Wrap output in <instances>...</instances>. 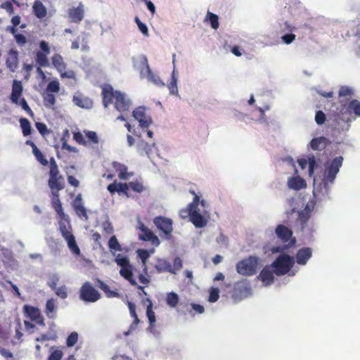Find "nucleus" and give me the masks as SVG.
<instances>
[{
    "mask_svg": "<svg viewBox=\"0 0 360 360\" xmlns=\"http://www.w3.org/2000/svg\"><path fill=\"white\" fill-rule=\"evenodd\" d=\"M343 158L338 156L331 161H327L325 163V169L323 172V181L325 184H333L336 178L340 167L342 165Z\"/></svg>",
    "mask_w": 360,
    "mask_h": 360,
    "instance_id": "6",
    "label": "nucleus"
},
{
    "mask_svg": "<svg viewBox=\"0 0 360 360\" xmlns=\"http://www.w3.org/2000/svg\"><path fill=\"white\" fill-rule=\"evenodd\" d=\"M311 217V210L307 206L304 210L298 212V217L296 219V224L300 226L302 231L307 229V223Z\"/></svg>",
    "mask_w": 360,
    "mask_h": 360,
    "instance_id": "19",
    "label": "nucleus"
},
{
    "mask_svg": "<svg viewBox=\"0 0 360 360\" xmlns=\"http://www.w3.org/2000/svg\"><path fill=\"white\" fill-rule=\"evenodd\" d=\"M141 63L143 68L141 70V75H146L148 80L159 87L165 86V83L162 81L160 77L152 72L148 62L146 56H143L141 58Z\"/></svg>",
    "mask_w": 360,
    "mask_h": 360,
    "instance_id": "13",
    "label": "nucleus"
},
{
    "mask_svg": "<svg viewBox=\"0 0 360 360\" xmlns=\"http://www.w3.org/2000/svg\"><path fill=\"white\" fill-rule=\"evenodd\" d=\"M120 275L127 280L132 285H136V282L133 275V268L131 264L121 267L120 270Z\"/></svg>",
    "mask_w": 360,
    "mask_h": 360,
    "instance_id": "33",
    "label": "nucleus"
},
{
    "mask_svg": "<svg viewBox=\"0 0 360 360\" xmlns=\"http://www.w3.org/2000/svg\"><path fill=\"white\" fill-rule=\"evenodd\" d=\"M115 262L120 267H123L130 264L129 260L127 256H123L121 254H118L115 259Z\"/></svg>",
    "mask_w": 360,
    "mask_h": 360,
    "instance_id": "49",
    "label": "nucleus"
},
{
    "mask_svg": "<svg viewBox=\"0 0 360 360\" xmlns=\"http://www.w3.org/2000/svg\"><path fill=\"white\" fill-rule=\"evenodd\" d=\"M22 90L23 89L21 82L14 80L12 86V92L11 94V100L13 103L18 105Z\"/></svg>",
    "mask_w": 360,
    "mask_h": 360,
    "instance_id": "27",
    "label": "nucleus"
},
{
    "mask_svg": "<svg viewBox=\"0 0 360 360\" xmlns=\"http://www.w3.org/2000/svg\"><path fill=\"white\" fill-rule=\"evenodd\" d=\"M132 115L139 122V125L142 128H147L152 123V119L146 115V108L143 106H139L134 110Z\"/></svg>",
    "mask_w": 360,
    "mask_h": 360,
    "instance_id": "15",
    "label": "nucleus"
},
{
    "mask_svg": "<svg viewBox=\"0 0 360 360\" xmlns=\"http://www.w3.org/2000/svg\"><path fill=\"white\" fill-rule=\"evenodd\" d=\"M18 51L15 49H11L6 60V67L10 71L15 72L18 68Z\"/></svg>",
    "mask_w": 360,
    "mask_h": 360,
    "instance_id": "20",
    "label": "nucleus"
},
{
    "mask_svg": "<svg viewBox=\"0 0 360 360\" xmlns=\"http://www.w3.org/2000/svg\"><path fill=\"white\" fill-rule=\"evenodd\" d=\"M190 193L193 195V199L191 202H190L186 208H183L179 211V216L182 219H186L188 217L191 219V212L194 209L197 208L200 203V197L199 195L190 189Z\"/></svg>",
    "mask_w": 360,
    "mask_h": 360,
    "instance_id": "17",
    "label": "nucleus"
},
{
    "mask_svg": "<svg viewBox=\"0 0 360 360\" xmlns=\"http://www.w3.org/2000/svg\"><path fill=\"white\" fill-rule=\"evenodd\" d=\"M296 36L292 33L285 34L281 37L283 43L290 44L295 40Z\"/></svg>",
    "mask_w": 360,
    "mask_h": 360,
    "instance_id": "62",
    "label": "nucleus"
},
{
    "mask_svg": "<svg viewBox=\"0 0 360 360\" xmlns=\"http://www.w3.org/2000/svg\"><path fill=\"white\" fill-rule=\"evenodd\" d=\"M48 186L51 191V207L61 218L65 217V212L60 199L59 191L65 187V182L63 176L60 174L58 165L54 158L49 160Z\"/></svg>",
    "mask_w": 360,
    "mask_h": 360,
    "instance_id": "1",
    "label": "nucleus"
},
{
    "mask_svg": "<svg viewBox=\"0 0 360 360\" xmlns=\"http://www.w3.org/2000/svg\"><path fill=\"white\" fill-rule=\"evenodd\" d=\"M58 216L60 219L58 223L60 232L64 239L67 241L69 249L72 254L77 256L80 255L81 251L76 243L75 238L72 233V228L70 224L68 217L65 214L64 218H61L58 214Z\"/></svg>",
    "mask_w": 360,
    "mask_h": 360,
    "instance_id": "5",
    "label": "nucleus"
},
{
    "mask_svg": "<svg viewBox=\"0 0 360 360\" xmlns=\"http://www.w3.org/2000/svg\"><path fill=\"white\" fill-rule=\"evenodd\" d=\"M73 139L79 145L86 146L87 144V141L84 139L83 134L79 131L74 132Z\"/></svg>",
    "mask_w": 360,
    "mask_h": 360,
    "instance_id": "58",
    "label": "nucleus"
},
{
    "mask_svg": "<svg viewBox=\"0 0 360 360\" xmlns=\"http://www.w3.org/2000/svg\"><path fill=\"white\" fill-rule=\"evenodd\" d=\"M76 214L79 216V217H85L86 219L88 218V215H87V212H86V208L84 207L83 205H75V207H73Z\"/></svg>",
    "mask_w": 360,
    "mask_h": 360,
    "instance_id": "54",
    "label": "nucleus"
},
{
    "mask_svg": "<svg viewBox=\"0 0 360 360\" xmlns=\"http://www.w3.org/2000/svg\"><path fill=\"white\" fill-rule=\"evenodd\" d=\"M56 338H57V335L56 334H53V335H46V334H42V335H41V336L37 337L35 339V341H37V342H44V341H48V340H56Z\"/></svg>",
    "mask_w": 360,
    "mask_h": 360,
    "instance_id": "61",
    "label": "nucleus"
},
{
    "mask_svg": "<svg viewBox=\"0 0 360 360\" xmlns=\"http://www.w3.org/2000/svg\"><path fill=\"white\" fill-rule=\"evenodd\" d=\"M72 101L75 105L82 108L89 109L93 106L92 100L81 94L74 95Z\"/></svg>",
    "mask_w": 360,
    "mask_h": 360,
    "instance_id": "24",
    "label": "nucleus"
},
{
    "mask_svg": "<svg viewBox=\"0 0 360 360\" xmlns=\"http://www.w3.org/2000/svg\"><path fill=\"white\" fill-rule=\"evenodd\" d=\"M84 16V6L81 3L77 7L70 8L68 11V18L72 22L79 23L83 20Z\"/></svg>",
    "mask_w": 360,
    "mask_h": 360,
    "instance_id": "18",
    "label": "nucleus"
},
{
    "mask_svg": "<svg viewBox=\"0 0 360 360\" xmlns=\"http://www.w3.org/2000/svg\"><path fill=\"white\" fill-rule=\"evenodd\" d=\"M129 187L134 192L137 193H141L146 190V187L143 186V183L139 180L130 181L129 183Z\"/></svg>",
    "mask_w": 360,
    "mask_h": 360,
    "instance_id": "44",
    "label": "nucleus"
},
{
    "mask_svg": "<svg viewBox=\"0 0 360 360\" xmlns=\"http://www.w3.org/2000/svg\"><path fill=\"white\" fill-rule=\"evenodd\" d=\"M0 7L5 9L10 15L14 13V8L11 1H6L2 3Z\"/></svg>",
    "mask_w": 360,
    "mask_h": 360,
    "instance_id": "63",
    "label": "nucleus"
},
{
    "mask_svg": "<svg viewBox=\"0 0 360 360\" xmlns=\"http://www.w3.org/2000/svg\"><path fill=\"white\" fill-rule=\"evenodd\" d=\"M137 229L141 232L139 235V240L149 241L153 245L156 247L160 244L159 238L140 220L138 221Z\"/></svg>",
    "mask_w": 360,
    "mask_h": 360,
    "instance_id": "12",
    "label": "nucleus"
},
{
    "mask_svg": "<svg viewBox=\"0 0 360 360\" xmlns=\"http://www.w3.org/2000/svg\"><path fill=\"white\" fill-rule=\"evenodd\" d=\"M259 278L266 285L271 284L274 281V274L271 268L268 266L262 269L259 275Z\"/></svg>",
    "mask_w": 360,
    "mask_h": 360,
    "instance_id": "30",
    "label": "nucleus"
},
{
    "mask_svg": "<svg viewBox=\"0 0 360 360\" xmlns=\"http://www.w3.org/2000/svg\"><path fill=\"white\" fill-rule=\"evenodd\" d=\"M139 257L141 258L142 263L144 266L146 264L147 259L150 257V254L148 250L144 249H139L137 251Z\"/></svg>",
    "mask_w": 360,
    "mask_h": 360,
    "instance_id": "59",
    "label": "nucleus"
},
{
    "mask_svg": "<svg viewBox=\"0 0 360 360\" xmlns=\"http://www.w3.org/2000/svg\"><path fill=\"white\" fill-rule=\"evenodd\" d=\"M179 295L176 292H171L167 293L166 297V302L169 307L172 308L176 307L179 302Z\"/></svg>",
    "mask_w": 360,
    "mask_h": 360,
    "instance_id": "41",
    "label": "nucleus"
},
{
    "mask_svg": "<svg viewBox=\"0 0 360 360\" xmlns=\"http://www.w3.org/2000/svg\"><path fill=\"white\" fill-rule=\"evenodd\" d=\"M20 125L22 129V132L24 136H27L32 133V127L30 122L27 118H20Z\"/></svg>",
    "mask_w": 360,
    "mask_h": 360,
    "instance_id": "40",
    "label": "nucleus"
},
{
    "mask_svg": "<svg viewBox=\"0 0 360 360\" xmlns=\"http://www.w3.org/2000/svg\"><path fill=\"white\" fill-rule=\"evenodd\" d=\"M351 110H353L356 116H360V102L358 100H352L349 103L348 107H346L345 105H341L340 108H337L336 111L333 115V121L335 122V128L339 130L343 129V127H339L340 122L342 121L345 124H348L352 121Z\"/></svg>",
    "mask_w": 360,
    "mask_h": 360,
    "instance_id": "3",
    "label": "nucleus"
},
{
    "mask_svg": "<svg viewBox=\"0 0 360 360\" xmlns=\"http://www.w3.org/2000/svg\"><path fill=\"white\" fill-rule=\"evenodd\" d=\"M40 50L36 51L34 60L37 67V72L39 74H44L41 68H47L50 65L48 56L50 54L51 49L49 43L46 41L39 42Z\"/></svg>",
    "mask_w": 360,
    "mask_h": 360,
    "instance_id": "7",
    "label": "nucleus"
},
{
    "mask_svg": "<svg viewBox=\"0 0 360 360\" xmlns=\"http://www.w3.org/2000/svg\"><path fill=\"white\" fill-rule=\"evenodd\" d=\"M134 20H135L139 30L141 31V32L144 36L148 37L149 35V33H148V29L147 25L145 23L142 22L138 17H135Z\"/></svg>",
    "mask_w": 360,
    "mask_h": 360,
    "instance_id": "50",
    "label": "nucleus"
},
{
    "mask_svg": "<svg viewBox=\"0 0 360 360\" xmlns=\"http://www.w3.org/2000/svg\"><path fill=\"white\" fill-rule=\"evenodd\" d=\"M97 285L105 292L108 297H117L120 296L117 292L110 290L106 283L99 279L97 280Z\"/></svg>",
    "mask_w": 360,
    "mask_h": 360,
    "instance_id": "37",
    "label": "nucleus"
},
{
    "mask_svg": "<svg viewBox=\"0 0 360 360\" xmlns=\"http://www.w3.org/2000/svg\"><path fill=\"white\" fill-rule=\"evenodd\" d=\"M144 302H148L146 307V315L149 321V323L150 326H153L156 319L155 312L153 311V303L149 298H146L143 300Z\"/></svg>",
    "mask_w": 360,
    "mask_h": 360,
    "instance_id": "39",
    "label": "nucleus"
},
{
    "mask_svg": "<svg viewBox=\"0 0 360 360\" xmlns=\"http://www.w3.org/2000/svg\"><path fill=\"white\" fill-rule=\"evenodd\" d=\"M219 298V290L217 288H212L210 290L208 301L215 302Z\"/></svg>",
    "mask_w": 360,
    "mask_h": 360,
    "instance_id": "52",
    "label": "nucleus"
},
{
    "mask_svg": "<svg viewBox=\"0 0 360 360\" xmlns=\"http://www.w3.org/2000/svg\"><path fill=\"white\" fill-rule=\"evenodd\" d=\"M127 304L128 306L131 316L134 318V321L131 325V328H133L134 326H136L139 323V319L136 312V306L133 302L130 301H127Z\"/></svg>",
    "mask_w": 360,
    "mask_h": 360,
    "instance_id": "43",
    "label": "nucleus"
},
{
    "mask_svg": "<svg viewBox=\"0 0 360 360\" xmlns=\"http://www.w3.org/2000/svg\"><path fill=\"white\" fill-rule=\"evenodd\" d=\"M288 186L293 190L299 191L307 186L305 181L300 176L290 177L288 179Z\"/></svg>",
    "mask_w": 360,
    "mask_h": 360,
    "instance_id": "29",
    "label": "nucleus"
},
{
    "mask_svg": "<svg viewBox=\"0 0 360 360\" xmlns=\"http://www.w3.org/2000/svg\"><path fill=\"white\" fill-rule=\"evenodd\" d=\"M63 356V353L61 350L55 349L51 353L47 360H61Z\"/></svg>",
    "mask_w": 360,
    "mask_h": 360,
    "instance_id": "60",
    "label": "nucleus"
},
{
    "mask_svg": "<svg viewBox=\"0 0 360 360\" xmlns=\"http://www.w3.org/2000/svg\"><path fill=\"white\" fill-rule=\"evenodd\" d=\"M19 105H21L22 108L32 117H34V112L27 104L26 100L24 98H22L19 100Z\"/></svg>",
    "mask_w": 360,
    "mask_h": 360,
    "instance_id": "53",
    "label": "nucleus"
},
{
    "mask_svg": "<svg viewBox=\"0 0 360 360\" xmlns=\"http://www.w3.org/2000/svg\"><path fill=\"white\" fill-rule=\"evenodd\" d=\"M262 260L257 256L250 255L240 260L236 265L238 274L245 276H252L262 267Z\"/></svg>",
    "mask_w": 360,
    "mask_h": 360,
    "instance_id": "4",
    "label": "nucleus"
},
{
    "mask_svg": "<svg viewBox=\"0 0 360 360\" xmlns=\"http://www.w3.org/2000/svg\"><path fill=\"white\" fill-rule=\"evenodd\" d=\"M328 142L329 141L327 138L319 136L311 141L310 147L314 150H321L326 148Z\"/></svg>",
    "mask_w": 360,
    "mask_h": 360,
    "instance_id": "32",
    "label": "nucleus"
},
{
    "mask_svg": "<svg viewBox=\"0 0 360 360\" xmlns=\"http://www.w3.org/2000/svg\"><path fill=\"white\" fill-rule=\"evenodd\" d=\"M60 91V83L58 80L51 81L45 90V91H48L50 93L57 94Z\"/></svg>",
    "mask_w": 360,
    "mask_h": 360,
    "instance_id": "46",
    "label": "nucleus"
},
{
    "mask_svg": "<svg viewBox=\"0 0 360 360\" xmlns=\"http://www.w3.org/2000/svg\"><path fill=\"white\" fill-rule=\"evenodd\" d=\"M155 268L158 273L169 272L175 274V271L172 268L171 264L166 260H159L158 264L155 266Z\"/></svg>",
    "mask_w": 360,
    "mask_h": 360,
    "instance_id": "36",
    "label": "nucleus"
},
{
    "mask_svg": "<svg viewBox=\"0 0 360 360\" xmlns=\"http://www.w3.org/2000/svg\"><path fill=\"white\" fill-rule=\"evenodd\" d=\"M55 293L57 296L61 299H65L68 297V289L65 285H61L55 290Z\"/></svg>",
    "mask_w": 360,
    "mask_h": 360,
    "instance_id": "56",
    "label": "nucleus"
},
{
    "mask_svg": "<svg viewBox=\"0 0 360 360\" xmlns=\"http://www.w3.org/2000/svg\"><path fill=\"white\" fill-rule=\"evenodd\" d=\"M103 105L107 108L112 103L113 99L115 108L119 112L128 111L131 105L130 101L126 98L125 95L120 91H114L112 85L105 84L102 86Z\"/></svg>",
    "mask_w": 360,
    "mask_h": 360,
    "instance_id": "2",
    "label": "nucleus"
},
{
    "mask_svg": "<svg viewBox=\"0 0 360 360\" xmlns=\"http://www.w3.org/2000/svg\"><path fill=\"white\" fill-rule=\"evenodd\" d=\"M35 127L41 135H45L48 133L46 125L43 122H36Z\"/></svg>",
    "mask_w": 360,
    "mask_h": 360,
    "instance_id": "64",
    "label": "nucleus"
},
{
    "mask_svg": "<svg viewBox=\"0 0 360 360\" xmlns=\"http://www.w3.org/2000/svg\"><path fill=\"white\" fill-rule=\"evenodd\" d=\"M78 340V334L77 332H72L66 340V345L68 347H73Z\"/></svg>",
    "mask_w": 360,
    "mask_h": 360,
    "instance_id": "51",
    "label": "nucleus"
},
{
    "mask_svg": "<svg viewBox=\"0 0 360 360\" xmlns=\"http://www.w3.org/2000/svg\"><path fill=\"white\" fill-rule=\"evenodd\" d=\"M112 166L115 171L117 172L118 177L121 180H127L129 179L130 176L133 175L132 172L129 173L127 172L128 168L124 164L114 161L112 163Z\"/></svg>",
    "mask_w": 360,
    "mask_h": 360,
    "instance_id": "23",
    "label": "nucleus"
},
{
    "mask_svg": "<svg viewBox=\"0 0 360 360\" xmlns=\"http://www.w3.org/2000/svg\"><path fill=\"white\" fill-rule=\"evenodd\" d=\"M311 249L309 248H303L300 249L296 255V262L298 264L304 265L311 257Z\"/></svg>",
    "mask_w": 360,
    "mask_h": 360,
    "instance_id": "26",
    "label": "nucleus"
},
{
    "mask_svg": "<svg viewBox=\"0 0 360 360\" xmlns=\"http://www.w3.org/2000/svg\"><path fill=\"white\" fill-rule=\"evenodd\" d=\"M276 236L284 243L290 241L289 246L293 245L296 240L295 238H292V231L291 229L285 226V225L280 224L277 226L275 230Z\"/></svg>",
    "mask_w": 360,
    "mask_h": 360,
    "instance_id": "16",
    "label": "nucleus"
},
{
    "mask_svg": "<svg viewBox=\"0 0 360 360\" xmlns=\"http://www.w3.org/2000/svg\"><path fill=\"white\" fill-rule=\"evenodd\" d=\"M51 63L54 68L60 73L62 78L74 79L75 73L72 70H67V65L63 58L58 53H55L51 57Z\"/></svg>",
    "mask_w": 360,
    "mask_h": 360,
    "instance_id": "10",
    "label": "nucleus"
},
{
    "mask_svg": "<svg viewBox=\"0 0 360 360\" xmlns=\"http://www.w3.org/2000/svg\"><path fill=\"white\" fill-rule=\"evenodd\" d=\"M34 15L39 19L45 18L47 15V9L41 1L36 0L32 6Z\"/></svg>",
    "mask_w": 360,
    "mask_h": 360,
    "instance_id": "31",
    "label": "nucleus"
},
{
    "mask_svg": "<svg viewBox=\"0 0 360 360\" xmlns=\"http://www.w3.org/2000/svg\"><path fill=\"white\" fill-rule=\"evenodd\" d=\"M86 137L88 139V141L89 143H94V144H98L99 142L98 137L97 136V134L94 131H89L85 130L84 131Z\"/></svg>",
    "mask_w": 360,
    "mask_h": 360,
    "instance_id": "48",
    "label": "nucleus"
},
{
    "mask_svg": "<svg viewBox=\"0 0 360 360\" xmlns=\"http://www.w3.org/2000/svg\"><path fill=\"white\" fill-rule=\"evenodd\" d=\"M129 184L121 182L117 184L116 181L109 184L107 187L108 191L111 194H114L115 192H117L119 194H124L127 197H129Z\"/></svg>",
    "mask_w": 360,
    "mask_h": 360,
    "instance_id": "21",
    "label": "nucleus"
},
{
    "mask_svg": "<svg viewBox=\"0 0 360 360\" xmlns=\"http://www.w3.org/2000/svg\"><path fill=\"white\" fill-rule=\"evenodd\" d=\"M79 297L85 302H95L101 298V294L89 282H86L79 290Z\"/></svg>",
    "mask_w": 360,
    "mask_h": 360,
    "instance_id": "11",
    "label": "nucleus"
},
{
    "mask_svg": "<svg viewBox=\"0 0 360 360\" xmlns=\"http://www.w3.org/2000/svg\"><path fill=\"white\" fill-rule=\"evenodd\" d=\"M168 89L171 94L176 95L178 93L176 79L173 75L170 83L168 84Z\"/></svg>",
    "mask_w": 360,
    "mask_h": 360,
    "instance_id": "55",
    "label": "nucleus"
},
{
    "mask_svg": "<svg viewBox=\"0 0 360 360\" xmlns=\"http://www.w3.org/2000/svg\"><path fill=\"white\" fill-rule=\"evenodd\" d=\"M43 103L46 108L54 109L56 103V96L53 93L44 91L42 94Z\"/></svg>",
    "mask_w": 360,
    "mask_h": 360,
    "instance_id": "35",
    "label": "nucleus"
},
{
    "mask_svg": "<svg viewBox=\"0 0 360 360\" xmlns=\"http://www.w3.org/2000/svg\"><path fill=\"white\" fill-rule=\"evenodd\" d=\"M33 154L37 159V160L43 166H47L49 165V161L47 160V159L44 157L43 153L40 151L39 148L35 149V150L33 152Z\"/></svg>",
    "mask_w": 360,
    "mask_h": 360,
    "instance_id": "47",
    "label": "nucleus"
},
{
    "mask_svg": "<svg viewBox=\"0 0 360 360\" xmlns=\"http://www.w3.org/2000/svg\"><path fill=\"white\" fill-rule=\"evenodd\" d=\"M56 301L53 298L49 299L45 305L44 313L50 319H56L57 317Z\"/></svg>",
    "mask_w": 360,
    "mask_h": 360,
    "instance_id": "25",
    "label": "nucleus"
},
{
    "mask_svg": "<svg viewBox=\"0 0 360 360\" xmlns=\"http://www.w3.org/2000/svg\"><path fill=\"white\" fill-rule=\"evenodd\" d=\"M299 166L302 169H305L309 165V174L310 176H311L314 174V168L316 166V158L314 155H311L308 157V160H306L304 158H301L297 160Z\"/></svg>",
    "mask_w": 360,
    "mask_h": 360,
    "instance_id": "28",
    "label": "nucleus"
},
{
    "mask_svg": "<svg viewBox=\"0 0 360 360\" xmlns=\"http://www.w3.org/2000/svg\"><path fill=\"white\" fill-rule=\"evenodd\" d=\"M155 143H153L152 145L149 144L148 143L146 142L143 140H141L137 143V150L139 153L141 155L146 154L149 155L152 150V146H154Z\"/></svg>",
    "mask_w": 360,
    "mask_h": 360,
    "instance_id": "38",
    "label": "nucleus"
},
{
    "mask_svg": "<svg viewBox=\"0 0 360 360\" xmlns=\"http://www.w3.org/2000/svg\"><path fill=\"white\" fill-rule=\"evenodd\" d=\"M190 221L198 229L203 228L207 224V219L199 212L198 207L191 212Z\"/></svg>",
    "mask_w": 360,
    "mask_h": 360,
    "instance_id": "22",
    "label": "nucleus"
},
{
    "mask_svg": "<svg viewBox=\"0 0 360 360\" xmlns=\"http://www.w3.org/2000/svg\"><path fill=\"white\" fill-rule=\"evenodd\" d=\"M295 260L292 257L286 254L279 255L272 263L271 266L274 272L277 276L286 274L293 266Z\"/></svg>",
    "mask_w": 360,
    "mask_h": 360,
    "instance_id": "8",
    "label": "nucleus"
},
{
    "mask_svg": "<svg viewBox=\"0 0 360 360\" xmlns=\"http://www.w3.org/2000/svg\"><path fill=\"white\" fill-rule=\"evenodd\" d=\"M108 247L110 250L122 251V250L115 236H112L110 238Z\"/></svg>",
    "mask_w": 360,
    "mask_h": 360,
    "instance_id": "45",
    "label": "nucleus"
},
{
    "mask_svg": "<svg viewBox=\"0 0 360 360\" xmlns=\"http://www.w3.org/2000/svg\"><path fill=\"white\" fill-rule=\"evenodd\" d=\"M22 309L25 316L41 326H45L44 318L38 307L25 304Z\"/></svg>",
    "mask_w": 360,
    "mask_h": 360,
    "instance_id": "14",
    "label": "nucleus"
},
{
    "mask_svg": "<svg viewBox=\"0 0 360 360\" xmlns=\"http://www.w3.org/2000/svg\"><path fill=\"white\" fill-rule=\"evenodd\" d=\"M353 90L347 86H342L340 87L338 96L340 98V103H342L344 101H348L353 95Z\"/></svg>",
    "mask_w": 360,
    "mask_h": 360,
    "instance_id": "34",
    "label": "nucleus"
},
{
    "mask_svg": "<svg viewBox=\"0 0 360 360\" xmlns=\"http://www.w3.org/2000/svg\"><path fill=\"white\" fill-rule=\"evenodd\" d=\"M153 224L160 231L162 239L170 240L172 238L173 221L168 217L158 216L153 218Z\"/></svg>",
    "mask_w": 360,
    "mask_h": 360,
    "instance_id": "9",
    "label": "nucleus"
},
{
    "mask_svg": "<svg viewBox=\"0 0 360 360\" xmlns=\"http://www.w3.org/2000/svg\"><path fill=\"white\" fill-rule=\"evenodd\" d=\"M326 120L325 113L321 110H318L315 115V122L318 125L323 124Z\"/></svg>",
    "mask_w": 360,
    "mask_h": 360,
    "instance_id": "57",
    "label": "nucleus"
},
{
    "mask_svg": "<svg viewBox=\"0 0 360 360\" xmlns=\"http://www.w3.org/2000/svg\"><path fill=\"white\" fill-rule=\"evenodd\" d=\"M205 20L210 21V25L212 28H213L214 30H217L219 28V17L217 15L211 12H207Z\"/></svg>",
    "mask_w": 360,
    "mask_h": 360,
    "instance_id": "42",
    "label": "nucleus"
}]
</instances>
